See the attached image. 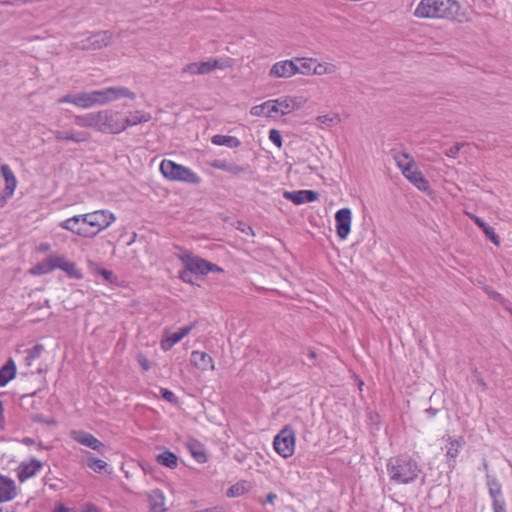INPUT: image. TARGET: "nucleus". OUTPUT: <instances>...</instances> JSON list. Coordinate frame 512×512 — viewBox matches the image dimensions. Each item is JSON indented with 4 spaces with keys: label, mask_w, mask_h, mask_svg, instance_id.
<instances>
[{
    "label": "nucleus",
    "mask_w": 512,
    "mask_h": 512,
    "mask_svg": "<svg viewBox=\"0 0 512 512\" xmlns=\"http://www.w3.org/2000/svg\"><path fill=\"white\" fill-rule=\"evenodd\" d=\"M75 124L81 128H92L103 134H120L125 131L122 124V112L104 109L76 115Z\"/></svg>",
    "instance_id": "1"
},
{
    "label": "nucleus",
    "mask_w": 512,
    "mask_h": 512,
    "mask_svg": "<svg viewBox=\"0 0 512 512\" xmlns=\"http://www.w3.org/2000/svg\"><path fill=\"white\" fill-rule=\"evenodd\" d=\"M460 4L457 0H421L417 5L414 16L423 19H447L468 22L465 14H460Z\"/></svg>",
    "instance_id": "2"
},
{
    "label": "nucleus",
    "mask_w": 512,
    "mask_h": 512,
    "mask_svg": "<svg viewBox=\"0 0 512 512\" xmlns=\"http://www.w3.org/2000/svg\"><path fill=\"white\" fill-rule=\"evenodd\" d=\"M387 474L391 482L399 485L415 481L420 473V467L408 455L391 457L386 464Z\"/></svg>",
    "instance_id": "3"
},
{
    "label": "nucleus",
    "mask_w": 512,
    "mask_h": 512,
    "mask_svg": "<svg viewBox=\"0 0 512 512\" xmlns=\"http://www.w3.org/2000/svg\"><path fill=\"white\" fill-rule=\"evenodd\" d=\"M160 171L166 179L171 181L194 185H198L202 181L201 177L190 168L168 159L162 160L160 164Z\"/></svg>",
    "instance_id": "4"
},
{
    "label": "nucleus",
    "mask_w": 512,
    "mask_h": 512,
    "mask_svg": "<svg viewBox=\"0 0 512 512\" xmlns=\"http://www.w3.org/2000/svg\"><path fill=\"white\" fill-rule=\"evenodd\" d=\"M82 224L92 233L90 238L108 228L114 221L115 216L108 210H97L91 213L81 214Z\"/></svg>",
    "instance_id": "5"
},
{
    "label": "nucleus",
    "mask_w": 512,
    "mask_h": 512,
    "mask_svg": "<svg viewBox=\"0 0 512 512\" xmlns=\"http://www.w3.org/2000/svg\"><path fill=\"white\" fill-rule=\"evenodd\" d=\"M93 91L97 106H104L125 97L131 100L136 98V94L125 86L106 87Z\"/></svg>",
    "instance_id": "6"
},
{
    "label": "nucleus",
    "mask_w": 512,
    "mask_h": 512,
    "mask_svg": "<svg viewBox=\"0 0 512 512\" xmlns=\"http://www.w3.org/2000/svg\"><path fill=\"white\" fill-rule=\"evenodd\" d=\"M180 260L184 267L192 271L194 274L207 275L210 272H223V269L203 258L194 256L189 252L180 255Z\"/></svg>",
    "instance_id": "7"
},
{
    "label": "nucleus",
    "mask_w": 512,
    "mask_h": 512,
    "mask_svg": "<svg viewBox=\"0 0 512 512\" xmlns=\"http://www.w3.org/2000/svg\"><path fill=\"white\" fill-rule=\"evenodd\" d=\"M295 432L292 427L285 426L274 438L273 447L283 458H289L295 451Z\"/></svg>",
    "instance_id": "8"
},
{
    "label": "nucleus",
    "mask_w": 512,
    "mask_h": 512,
    "mask_svg": "<svg viewBox=\"0 0 512 512\" xmlns=\"http://www.w3.org/2000/svg\"><path fill=\"white\" fill-rule=\"evenodd\" d=\"M228 66L229 64L227 62L210 59L208 61L194 62L184 66L183 73H188L191 75H204L210 73L214 69H224Z\"/></svg>",
    "instance_id": "9"
},
{
    "label": "nucleus",
    "mask_w": 512,
    "mask_h": 512,
    "mask_svg": "<svg viewBox=\"0 0 512 512\" xmlns=\"http://www.w3.org/2000/svg\"><path fill=\"white\" fill-rule=\"evenodd\" d=\"M447 441V444L442 447L445 450L446 463L448 467L452 470L456 466V459L463 448L465 441L463 437L453 438L450 435L446 434L442 438Z\"/></svg>",
    "instance_id": "10"
},
{
    "label": "nucleus",
    "mask_w": 512,
    "mask_h": 512,
    "mask_svg": "<svg viewBox=\"0 0 512 512\" xmlns=\"http://www.w3.org/2000/svg\"><path fill=\"white\" fill-rule=\"evenodd\" d=\"M43 468V463L36 458L22 461L16 468V475L21 483L35 477Z\"/></svg>",
    "instance_id": "11"
},
{
    "label": "nucleus",
    "mask_w": 512,
    "mask_h": 512,
    "mask_svg": "<svg viewBox=\"0 0 512 512\" xmlns=\"http://www.w3.org/2000/svg\"><path fill=\"white\" fill-rule=\"evenodd\" d=\"M336 233L342 240L346 239L351 231L352 212L349 208H342L335 214Z\"/></svg>",
    "instance_id": "12"
},
{
    "label": "nucleus",
    "mask_w": 512,
    "mask_h": 512,
    "mask_svg": "<svg viewBox=\"0 0 512 512\" xmlns=\"http://www.w3.org/2000/svg\"><path fill=\"white\" fill-rule=\"evenodd\" d=\"M71 438L77 443L84 445L94 451L103 452L105 445L92 434L83 430H73L70 432Z\"/></svg>",
    "instance_id": "13"
},
{
    "label": "nucleus",
    "mask_w": 512,
    "mask_h": 512,
    "mask_svg": "<svg viewBox=\"0 0 512 512\" xmlns=\"http://www.w3.org/2000/svg\"><path fill=\"white\" fill-rule=\"evenodd\" d=\"M297 74V64L293 60L276 62L269 71V76L274 78H290Z\"/></svg>",
    "instance_id": "14"
},
{
    "label": "nucleus",
    "mask_w": 512,
    "mask_h": 512,
    "mask_svg": "<svg viewBox=\"0 0 512 512\" xmlns=\"http://www.w3.org/2000/svg\"><path fill=\"white\" fill-rule=\"evenodd\" d=\"M54 138L58 142L70 141L73 143H83L88 142L91 139V134L86 131L80 130H69V131H61L55 130L52 131Z\"/></svg>",
    "instance_id": "15"
},
{
    "label": "nucleus",
    "mask_w": 512,
    "mask_h": 512,
    "mask_svg": "<svg viewBox=\"0 0 512 512\" xmlns=\"http://www.w3.org/2000/svg\"><path fill=\"white\" fill-rule=\"evenodd\" d=\"M112 41V33L109 31H100L91 36L86 40L82 41L81 47L83 49H101L106 47Z\"/></svg>",
    "instance_id": "16"
},
{
    "label": "nucleus",
    "mask_w": 512,
    "mask_h": 512,
    "mask_svg": "<svg viewBox=\"0 0 512 512\" xmlns=\"http://www.w3.org/2000/svg\"><path fill=\"white\" fill-rule=\"evenodd\" d=\"M195 327V324H190L180 328L177 332L168 333L166 332L165 337L161 341V348L164 351L170 350L174 345L180 342L185 336H187Z\"/></svg>",
    "instance_id": "17"
},
{
    "label": "nucleus",
    "mask_w": 512,
    "mask_h": 512,
    "mask_svg": "<svg viewBox=\"0 0 512 512\" xmlns=\"http://www.w3.org/2000/svg\"><path fill=\"white\" fill-rule=\"evenodd\" d=\"M59 226L67 231H70L78 236L90 238L92 233H88L87 228L82 224L81 215H75L59 223Z\"/></svg>",
    "instance_id": "18"
},
{
    "label": "nucleus",
    "mask_w": 512,
    "mask_h": 512,
    "mask_svg": "<svg viewBox=\"0 0 512 512\" xmlns=\"http://www.w3.org/2000/svg\"><path fill=\"white\" fill-rule=\"evenodd\" d=\"M402 174L407 180H409L419 190H421V191L429 190L430 184H429L428 180L423 176L422 172L419 171L417 164H415L413 167H410Z\"/></svg>",
    "instance_id": "19"
},
{
    "label": "nucleus",
    "mask_w": 512,
    "mask_h": 512,
    "mask_svg": "<svg viewBox=\"0 0 512 512\" xmlns=\"http://www.w3.org/2000/svg\"><path fill=\"white\" fill-rule=\"evenodd\" d=\"M283 196L296 205L310 203L318 198V194L312 190L285 191Z\"/></svg>",
    "instance_id": "20"
},
{
    "label": "nucleus",
    "mask_w": 512,
    "mask_h": 512,
    "mask_svg": "<svg viewBox=\"0 0 512 512\" xmlns=\"http://www.w3.org/2000/svg\"><path fill=\"white\" fill-rule=\"evenodd\" d=\"M151 119V114L143 110L129 112L126 116L122 114V124L125 126V130L138 124L147 123Z\"/></svg>",
    "instance_id": "21"
},
{
    "label": "nucleus",
    "mask_w": 512,
    "mask_h": 512,
    "mask_svg": "<svg viewBox=\"0 0 512 512\" xmlns=\"http://www.w3.org/2000/svg\"><path fill=\"white\" fill-rule=\"evenodd\" d=\"M17 495V487L11 478L0 474V502L11 501Z\"/></svg>",
    "instance_id": "22"
},
{
    "label": "nucleus",
    "mask_w": 512,
    "mask_h": 512,
    "mask_svg": "<svg viewBox=\"0 0 512 512\" xmlns=\"http://www.w3.org/2000/svg\"><path fill=\"white\" fill-rule=\"evenodd\" d=\"M190 361L196 368L207 371L214 369V361L212 357L203 351H193L191 353Z\"/></svg>",
    "instance_id": "23"
},
{
    "label": "nucleus",
    "mask_w": 512,
    "mask_h": 512,
    "mask_svg": "<svg viewBox=\"0 0 512 512\" xmlns=\"http://www.w3.org/2000/svg\"><path fill=\"white\" fill-rule=\"evenodd\" d=\"M148 504L150 512H165V495L160 489H153L148 492Z\"/></svg>",
    "instance_id": "24"
},
{
    "label": "nucleus",
    "mask_w": 512,
    "mask_h": 512,
    "mask_svg": "<svg viewBox=\"0 0 512 512\" xmlns=\"http://www.w3.org/2000/svg\"><path fill=\"white\" fill-rule=\"evenodd\" d=\"M53 264L54 269H61L72 278L80 279L82 277V274L77 268L76 264L74 262L67 260L65 257H53Z\"/></svg>",
    "instance_id": "25"
},
{
    "label": "nucleus",
    "mask_w": 512,
    "mask_h": 512,
    "mask_svg": "<svg viewBox=\"0 0 512 512\" xmlns=\"http://www.w3.org/2000/svg\"><path fill=\"white\" fill-rule=\"evenodd\" d=\"M0 170H1V174H2L3 178L5 179V183H6L5 190H4L5 196L11 197L16 189V185H17L16 177H15L13 171L11 170V168L6 164L1 165Z\"/></svg>",
    "instance_id": "26"
},
{
    "label": "nucleus",
    "mask_w": 512,
    "mask_h": 512,
    "mask_svg": "<svg viewBox=\"0 0 512 512\" xmlns=\"http://www.w3.org/2000/svg\"><path fill=\"white\" fill-rule=\"evenodd\" d=\"M211 167L222 170L225 172H228L233 175H239L241 173H245L247 171V168L241 167L237 164L227 162L225 160L216 159L211 162Z\"/></svg>",
    "instance_id": "27"
},
{
    "label": "nucleus",
    "mask_w": 512,
    "mask_h": 512,
    "mask_svg": "<svg viewBox=\"0 0 512 512\" xmlns=\"http://www.w3.org/2000/svg\"><path fill=\"white\" fill-rule=\"evenodd\" d=\"M270 101L276 113L280 112L282 115H286L295 110V105L291 97H281Z\"/></svg>",
    "instance_id": "28"
},
{
    "label": "nucleus",
    "mask_w": 512,
    "mask_h": 512,
    "mask_svg": "<svg viewBox=\"0 0 512 512\" xmlns=\"http://www.w3.org/2000/svg\"><path fill=\"white\" fill-rule=\"evenodd\" d=\"M393 157L397 167L401 170L402 173L416 164L414 159L404 151L395 152Z\"/></svg>",
    "instance_id": "29"
},
{
    "label": "nucleus",
    "mask_w": 512,
    "mask_h": 512,
    "mask_svg": "<svg viewBox=\"0 0 512 512\" xmlns=\"http://www.w3.org/2000/svg\"><path fill=\"white\" fill-rule=\"evenodd\" d=\"M16 375V365L12 360H9L0 369V387H4L11 381Z\"/></svg>",
    "instance_id": "30"
},
{
    "label": "nucleus",
    "mask_w": 512,
    "mask_h": 512,
    "mask_svg": "<svg viewBox=\"0 0 512 512\" xmlns=\"http://www.w3.org/2000/svg\"><path fill=\"white\" fill-rule=\"evenodd\" d=\"M211 142L214 145L226 146L229 148H237L241 145V142L238 138H236L234 136L220 135V134L214 135L211 138Z\"/></svg>",
    "instance_id": "31"
},
{
    "label": "nucleus",
    "mask_w": 512,
    "mask_h": 512,
    "mask_svg": "<svg viewBox=\"0 0 512 512\" xmlns=\"http://www.w3.org/2000/svg\"><path fill=\"white\" fill-rule=\"evenodd\" d=\"M156 461L160 465H163V466L171 468V469L176 468L178 465L177 456L173 452L166 450V449H164L161 453H159L156 456Z\"/></svg>",
    "instance_id": "32"
},
{
    "label": "nucleus",
    "mask_w": 512,
    "mask_h": 512,
    "mask_svg": "<svg viewBox=\"0 0 512 512\" xmlns=\"http://www.w3.org/2000/svg\"><path fill=\"white\" fill-rule=\"evenodd\" d=\"M97 106L94 91L80 92L77 94L76 107L81 109H89Z\"/></svg>",
    "instance_id": "33"
},
{
    "label": "nucleus",
    "mask_w": 512,
    "mask_h": 512,
    "mask_svg": "<svg viewBox=\"0 0 512 512\" xmlns=\"http://www.w3.org/2000/svg\"><path fill=\"white\" fill-rule=\"evenodd\" d=\"M474 222L480 227L485 234V236L490 239L495 245L500 244L499 236L496 234L495 230L487 225L481 218L477 216H473Z\"/></svg>",
    "instance_id": "34"
},
{
    "label": "nucleus",
    "mask_w": 512,
    "mask_h": 512,
    "mask_svg": "<svg viewBox=\"0 0 512 512\" xmlns=\"http://www.w3.org/2000/svg\"><path fill=\"white\" fill-rule=\"evenodd\" d=\"M83 463L96 473L102 472L108 466L105 461L94 457L93 454L89 452H86Z\"/></svg>",
    "instance_id": "35"
},
{
    "label": "nucleus",
    "mask_w": 512,
    "mask_h": 512,
    "mask_svg": "<svg viewBox=\"0 0 512 512\" xmlns=\"http://www.w3.org/2000/svg\"><path fill=\"white\" fill-rule=\"evenodd\" d=\"M338 70V67L334 63L323 62L318 63L317 61L314 64L312 69V75L322 76L326 74H334Z\"/></svg>",
    "instance_id": "36"
},
{
    "label": "nucleus",
    "mask_w": 512,
    "mask_h": 512,
    "mask_svg": "<svg viewBox=\"0 0 512 512\" xmlns=\"http://www.w3.org/2000/svg\"><path fill=\"white\" fill-rule=\"evenodd\" d=\"M251 115L253 116H266V117H272L274 113H276L273 110L272 102L270 100L260 104L253 106L250 110Z\"/></svg>",
    "instance_id": "37"
},
{
    "label": "nucleus",
    "mask_w": 512,
    "mask_h": 512,
    "mask_svg": "<svg viewBox=\"0 0 512 512\" xmlns=\"http://www.w3.org/2000/svg\"><path fill=\"white\" fill-rule=\"evenodd\" d=\"M297 64V74L312 75V69L316 62L313 58H297L295 60Z\"/></svg>",
    "instance_id": "38"
},
{
    "label": "nucleus",
    "mask_w": 512,
    "mask_h": 512,
    "mask_svg": "<svg viewBox=\"0 0 512 512\" xmlns=\"http://www.w3.org/2000/svg\"><path fill=\"white\" fill-rule=\"evenodd\" d=\"M488 487L489 494L492 498V504L495 503V501H504V499L501 497V485L496 479L488 480Z\"/></svg>",
    "instance_id": "39"
},
{
    "label": "nucleus",
    "mask_w": 512,
    "mask_h": 512,
    "mask_svg": "<svg viewBox=\"0 0 512 512\" xmlns=\"http://www.w3.org/2000/svg\"><path fill=\"white\" fill-rule=\"evenodd\" d=\"M54 270L53 257L43 261L33 269L34 274H45Z\"/></svg>",
    "instance_id": "40"
},
{
    "label": "nucleus",
    "mask_w": 512,
    "mask_h": 512,
    "mask_svg": "<svg viewBox=\"0 0 512 512\" xmlns=\"http://www.w3.org/2000/svg\"><path fill=\"white\" fill-rule=\"evenodd\" d=\"M316 121L324 126H331L337 124L340 120L337 115H320L316 118Z\"/></svg>",
    "instance_id": "41"
},
{
    "label": "nucleus",
    "mask_w": 512,
    "mask_h": 512,
    "mask_svg": "<svg viewBox=\"0 0 512 512\" xmlns=\"http://www.w3.org/2000/svg\"><path fill=\"white\" fill-rule=\"evenodd\" d=\"M43 345L37 344L32 349L28 350L27 361L28 365L31 364V361L37 359L43 352Z\"/></svg>",
    "instance_id": "42"
},
{
    "label": "nucleus",
    "mask_w": 512,
    "mask_h": 512,
    "mask_svg": "<svg viewBox=\"0 0 512 512\" xmlns=\"http://www.w3.org/2000/svg\"><path fill=\"white\" fill-rule=\"evenodd\" d=\"M160 394L163 397V399L169 403L176 404L178 402L176 395L168 389L161 388Z\"/></svg>",
    "instance_id": "43"
},
{
    "label": "nucleus",
    "mask_w": 512,
    "mask_h": 512,
    "mask_svg": "<svg viewBox=\"0 0 512 512\" xmlns=\"http://www.w3.org/2000/svg\"><path fill=\"white\" fill-rule=\"evenodd\" d=\"M269 140L275 144L277 147L282 146V136L280 132L276 129H272L269 132Z\"/></svg>",
    "instance_id": "44"
},
{
    "label": "nucleus",
    "mask_w": 512,
    "mask_h": 512,
    "mask_svg": "<svg viewBox=\"0 0 512 512\" xmlns=\"http://www.w3.org/2000/svg\"><path fill=\"white\" fill-rule=\"evenodd\" d=\"M76 99H77V94L73 95V94H68V95H65L61 98H59L57 100V103L58 104H65V103H69V104H73L76 106Z\"/></svg>",
    "instance_id": "45"
},
{
    "label": "nucleus",
    "mask_w": 512,
    "mask_h": 512,
    "mask_svg": "<svg viewBox=\"0 0 512 512\" xmlns=\"http://www.w3.org/2000/svg\"><path fill=\"white\" fill-rule=\"evenodd\" d=\"M194 273L190 271L189 269L185 268L183 271L180 272V279L186 283L193 284V278L192 275Z\"/></svg>",
    "instance_id": "46"
},
{
    "label": "nucleus",
    "mask_w": 512,
    "mask_h": 512,
    "mask_svg": "<svg viewBox=\"0 0 512 512\" xmlns=\"http://www.w3.org/2000/svg\"><path fill=\"white\" fill-rule=\"evenodd\" d=\"M493 512H506V503L505 501H495L492 504Z\"/></svg>",
    "instance_id": "47"
},
{
    "label": "nucleus",
    "mask_w": 512,
    "mask_h": 512,
    "mask_svg": "<svg viewBox=\"0 0 512 512\" xmlns=\"http://www.w3.org/2000/svg\"><path fill=\"white\" fill-rule=\"evenodd\" d=\"M99 273L108 282H113L115 278L113 272L107 269H101Z\"/></svg>",
    "instance_id": "48"
},
{
    "label": "nucleus",
    "mask_w": 512,
    "mask_h": 512,
    "mask_svg": "<svg viewBox=\"0 0 512 512\" xmlns=\"http://www.w3.org/2000/svg\"><path fill=\"white\" fill-rule=\"evenodd\" d=\"M459 151H460V145H454V146L450 147V148L446 151V155H447L448 157H452V158H454V157H456V156H457V154L459 153Z\"/></svg>",
    "instance_id": "49"
},
{
    "label": "nucleus",
    "mask_w": 512,
    "mask_h": 512,
    "mask_svg": "<svg viewBox=\"0 0 512 512\" xmlns=\"http://www.w3.org/2000/svg\"><path fill=\"white\" fill-rule=\"evenodd\" d=\"M238 229L247 235L254 234L252 228L244 223H239Z\"/></svg>",
    "instance_id": "50"
},
{
    "label": "nucleus",
    "mask_w": 512,
    "mask_h": 512,
    "mask_svg": "<svg viewBox=\"0 0 512 512\" xmlns=\"http://www.w3.org/2000/svg\"><path fill=\"white\" fill-rule=\"evenodd\" d=\"M4 427H5L4 406H3V403L0 401V430L4 429Z\"/></svg>",
    "instance_id": "51"
},
{
    "label": "nucleus",
    "mask_w": 512,
    "mask_h": 512,
    "mask_svg": "<svg viewBox=\"0 0 512 512\" xmlns=\"http://www.w3.org/2000/svg\"><path fill=\"white\" fill-rule=\"evenodd\" d=\"M139 364H140L141 368L145 371L150 369V362L147 358L140 359Z\"/></svg>",
    "instance_id": "52"
},
{
    "label": "nucleus",
    "mask_w": 512,
    "mask_h": 512,
    "mask_svg": "<svg viewBox=\"0 0 512 512\" xmlns=\"http://www.w3.org/2000/svg\"><path fill=\"white\" fill-rule=\"evenodd\" d=\"M193 456L200 463L205 462L206 460L205 454L203 452H193Z\"/></svg>",
    "instance_id": "53"
},
{
    "label": "nucleus",
    "mask_w": 512,
    "mask_h": 512,
    "mask_svg": "<svg viewBox=\"0 0 512 512\" xmlns=\"http://www.w3.org/2000/svg\"><path fill=\"white\" fill-rule=\"evenodd\" d=\"M277 498V495L275 493H269L264 501H262V504L270 503L272 504L275 499Z\"/></svg>",
    "instance_id": "54"
},
{
    "label": "nucleus",
    "mask_w": 512,
    "mask_h": 512,
    "mask_svg": "<svg viewBox=\"0 0 512 512\" xmlns=\"http://www.w3.org/2000/svg\"><path fill=\"white\" fill-rule=\"evenodd\" d=\"M292 101L295 105V110L299 109L302 106V104L305 102L302 98H297V97L292 98Z\"/></svg>",
    "instance_id": "55"
},
{
    "label": "nucleus",
    "mask_w": 512,
    "mask_h": 512,
    "mask_svg": "<svg viewBox=\"0 0 512 512\" xmlns=\"http://www.w3.org/2000/svg\"><path fill=\"white\" fill-rule=\"evenodd\" d=\"M85 512H98V509L94 505H88Z\"/></svg>",
    "instance_id": "56"
},
{
    "label": "nucleus",
    "mask_w": 512,
    "mask_h": 512,
    "mask_svg": "<svg viewBox=\"0 0 512 512\" xmlns=\"http://www.w3.org/2000/svg\"><path fill=\"white\" fill-rule=\"evenodd\" d=\"M492 297H493L495 300H498V301H500V300H502V299H503V297L501 296V294H499V293H497V292H494V293H493V295H492Z\"/></svg>",
    "instance_id": "57"
},
{
    "label": "nucleus",
    "mask_w": 512,
    "mask_h": 512,
    "mask_svg": "<svg viewBox=\"0 0 512 512\" xmlns=\"http://www.w3.org/2000/svg\"><path fill=\"white\" fill-rule=\"evenodd\" d=\"M54 512H68V509L64 506H60L57 509H55Z\"/></svg>",
    "instance_id": "58"
},
{
    "label": "nucleus",
    "mask_w": 512,
    "mask_h": 512,
    "mask_svg": "<svg viewBox=\"0 0 512 512\" xmlns=\"http://www.w3.org/2000/svg\"><path fill=\"white\" fill-rule=\"evenodd\" d=\"M227 495L228 496H231V497H234L236 494H235V490H234V487H231L228 492H227Z\"/></svg>",
    "instance_id": "59"
},
{
    "label": "nucleus",
    "mask_w": 512,
    "mask_h": 512,
    "mask_svg": "<svg viewBox=\"0 0 512 512\" xmlns=\"http://www.w3.org/2000/svg\"><path fill=\"white\" fill-rule=\"evenodd\" d=\"M0 512H14L12 509L10 508H7V507H1L0 508Z\"/></svg>",
    "instance_id": "60"
},
{
    "label": "nucleus",
    "mask_w": 512,
    "mask_h": 512,
    "mask_svg": "<svg viewBox=\"0 0 512 512\" xmlns=\"http://www.w3.org/2000/svg\"><path fill=\"white\" fill-rule=\"evenodd\" d=\"M315 356H316V355H315V352H314V351H309V353H308V357H309L310 359H314V358H315Z\"/></svg>",
    "instance_id": "61"
},
{
    "label": "nucleus",
    "mask_w": 512,
    "mask_h": 512,
    "mask_svg": "<svg viewBox=\"0 0 512 512\" xmlns=\"http://www.w3.org/2000/svg\"><path fill=\"white\" fill-rule=\"evenodd\" d=\"M484 469L487 470L488 469V464L487 463H484Z\"/></svg>",
    "instance_id": "62"
},
{
    "label": "nucleus",
    "mask_w": 512,
    "mask_h": 512,
    "mask_svg": "<svg viewBox=\"0 0 512 512\" xmlns=\"http://www.w3.org/2000/svg\"><path fill=\"white\" fill-rule=\"evenodd\" d=\"M479 383L483 386H485V383L482 380H479Z\"/></svg>",
    "instance_id": "63"
}]
</instances>
